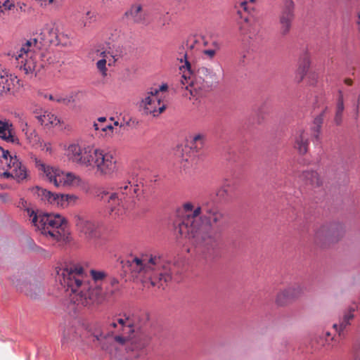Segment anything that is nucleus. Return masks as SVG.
Segmentation results:
<instances>
[{
    "mask_svg": "<svg viewBox=\"0 0 360 360\" xmlns=\"http://www.w3.org/2000/svg\"><path fill=\"white\" fill-rule=\"evenodd\" d=\"M202 212L204 219L212 229H219L226 223L224 212L214 203L205 202L201 207H195L192 202H186L177 211L181 218L176 230L181 237L191 240L198 254L205 259H211L215 255L217 240L207 228L200 223Z\"/></svg>",
    "mask_w": 360,
    "mask_h": 360,
    "instance_id": "obj_1",
    "label": "nucleus"
},
{
    "mask_svg": "<svg viewBox=\"0 0 360 360\" xmlns=\"http://www.w3.org/2000/svg\"><path fill=\"white\" fill-rule=\"evenodd\" d=\"M58 279L66 292H70V300L78 309L103 302L104 293L100 285L92 286L80 266L60 269Z\"/></svg>",
    "mask_w": 360,
    "mask_h": 360,
    "instance_id": "obj_2",
    "label": "nucleus"
},
{
    "mask_svg": "<svg viewBox=\"0 0 360 360\" xmlns=\"http://www.w3.org/2000/svg\"><path fill=\"white\" fill-rule=\"evenodd\" d=\"M66 155L75 164L96 169V173L100 176H110L117 170V158L114 154L94 145L71 143L66 149Z\"/></svg>",
    "mask_w": 360,
    "mask_h": 360,
    "instance_id": "obj_3",
    "label": "nucleus"
},
{
    "mask_svg": "<svg viewBox=\"0 0 360 360\" xmlns=\"http://www.w3.org/2000/svg\"><path fill=\"white\" fill-rule=\"evenodd\" d=\"M136 328L134 316L115 317L106 322L104 330L94 336L98 341L109 338L118 345H126L129 351L139 352L146 347L147 340L135 334Z\"/></svg>",
    "mask_w": 360,
    "mask_h": 360,
    "instance_id": "obj_4",
    "label": "nucleus"
},
{
    "mask_svg": "<svg viewBox=\"0 0 360 360\" xmlns=\"http://www.w3.org/2000/svg\"><path fill=\"white\" fill-rule=\"evenodd\" d=\"M25 211L36 231L53 241L63 243L69 240L68 222L63 217L36 212L28 207L25 208Z\"/></svg>",
    "mask_w": 360,
    "mask_h": 360,
    "instance_id": "obj_5",
    "label": "nucleus"
},
{
    "mask_svg": "<svg viewBox=\"0 0 360 360\" xmlns=\"http://www.w3.org/2000/svg\"><path fill=\"white\" fill-rule=\"evenodd\" d=\"M129 262L130 271L136 277L148 279L150 285L158 288L171 280V275L166 270H161L163 266L160 256L153 255H142L136 257Z\"/></svg>",
    "mask_w": 360,
    "mask_h": 360,
    "instance_id": "obj_6",
    "label": "nucleus"
},
{
    "mask_svg": "<svg viewBox=\"0 0 360 360\" xmlns=\"http://www.w3.org/2000/svg\"><path fill=\"white\" fill-rule=\"evenodd\" d=\"M141 192L138 184L125 181L120 184L115 192L102 191L98 196L106 203L110 215L117 218L125 214L129 205L134 202Z\"/></svg>",
    "mask_w": 360,
    "mask_h": 360,
    "instance_id": "obj_7",
    "label": "nucleus"
},
{
    "mask_svg": "<svg viewBox=\"0 0 360 360\" xmlns=\"http://www.w3.org/2000/svg\"><path fill=\"white\" fill-rule=\"evenodd\" d=\"M182 75L180 79V87L186 90L185 96H194L198 90L207 91L216 80V75L205 67L199 68L195 73L191 70V64L186 60L185 65L180 68Z\"/></svg>",
    "mask_w": 360,
    "mask_h": 360,
    "instance_id": "obj_8",
    "label": "nucleus"
},
{
    "mask_svg": "<svg viewBox=\"0 0 360 360\" xmlns=\"http://www.w3.org/2000/svg\"><path fill=\"white\" fill-rule=\"evenodd\" d=\"M0 169L4 172L0 174L4 178H13L18 182L22 181L28 176L26 167L22 165L16 156H11L8 150L0 149Z\"/></svg>",
    "mask_w": 360,
    "mask_h": 360,
    "instance_id": "obj_9",
    "label": "nucleus"
},
{
    "mask_svg": "<svg viewBox=\"0 0 360 360\" xmlns=\"http://www.w3.org/2000/svg\"><path fill=\"white\" fill-rule=\"evenodd\" d=\"M38 169L42 172L48 180L56 187H77L82 183L81 178L72 172H64L43 163L38 165Z\"/></svg>",
    "mask_w": 360,
    "mask_h": 360,
    "instance_id": "obj_10",
    "label": "nucleus"
},
{
    "mask_svg": "<svg viewBox=\"0 0 360 360\" xmlns=\"http://www.w3.org/2000/svg\"><path fill=\"white\" fill-rule=\"evenodd\" d=\"M344 235L343 226L338 223L321 224L314 230V241L316 244L326 247L339 241Z\"/></svg>",
    "mask_w": 360,
    "mask_h": 360,
    "instance_id": "obj_11",
    "label": "nucleus"
},
{
    "mask_svg": "<svg viewBox=\"0 0 360 360\" xmlns=\"http://www.w3.org/2000/svg\"><path fill=\"white\" fill-rule=\"evenodd\" d=\"M140 107L143 109V113L152 115L153 117L158 116L166 108L165 104L161 103L158 90H150L144 94L140 103Z\"/></svg>",
    "mask_w": 360,
    "mask_h": 360,
    "instance_id": "obj_12",
    "label": "nucleus"
},
{
    "mask_svg": "<svg viewBox=\"0 0 360 360\" xmlns=\"http://www.w3.org/2000/svg\"><path fill=\"white\" fill-rule=\"evenodd\" d=\"M73 221L77 231L85 238L90 240L96 238L99 235L98 223L89 217L82 214H76L74 215Z\"/></svg>",
    "mask_w": 360,
    "mask_h": 360,
    "instance_id": "obj_13",
    "label": "nucleus"
},
{
    "mask_svg": "<svg viewBox=\"0 0 360 360\" xmlns=\"http://www.w3.org/2000/svg\"><path fill=\"white\" fill-rule=\"evenodd\" d=\"M304 287L300 283H295L279 290L275 302L279 307H285L300 298L304 292Z\"/></svg>",
    "mask_w": 360,
    "mask_h": 360,
    "instance_id": "obj_14",
    "label": "nucleus"
},
{
    "mask_svg": "<svg viewBox=\"0 0 360 360\" xmlns=\"http://www.w3.org/2000/svg\"><path fill=\"white\" fill-rule=\"evenodd\" d=\"M31 45L32 42L27 41L15 54V58L20 65V69L23 70L27 75L32 73L37 66L36 62L33 58V52L30 49Z\"/></svg>",
    "mask_w": 360,
    "mask_h": 360,
    "instance_id": "obj_15",
    "label": "nucleus"
},
{
    "mask_svg": "<svg viewBox=\"0 0 360 360\" xmlns=\"http://www.w3.org/2000/svg\"><path fill=\"white\" fill-rule=\"evenodd\" d=\"M35 119L45 128L51 129L60 123V120L51 112L42 109L33 112Z\"/></svg>",
    "mask_w": 360,
    "mask_h": 360,
    "instance_id": "obj_16",
    "label": "nucleus"
},
{
    "mask_svg": "<svg viewBox=\"0 0 360 360\" xmlns=\"http://www.w3.org/2000/svg\"><path fill=\"white\" fill-rule=\"evenodd\" d=\"M19 82L18 77L7 71H0V96L11 92L16 84Z\"/></svg>",
    "mask_w": 360,
    "mask_h": 360,
    "instance_id": "obj_17",
    "label": "nucleus"
},
{
    "mask_svg": "<svg viewBox=\"0 0 360 360\" xmlns=\"http://www.w3.org/2000/svg\"><path fill=\"white\" fill-rule=\"evenodd\" d=\"M124 15L134 23L139 25L146 23L147 15L143 11V6L140 4H132L130 8L125 11Z\"/></svg>",
    "mask_w": 360,
    "mask_h": 360,
    "instance_id": "obj_18",
    "label": "nucleus"
},
{
    "mask_svg": "<svg viewBox=\"0 0 360 360\" xmlns=\"http://www.w3.org/2000/svg\"><path fill=\"white\" fill-rule=\"evenodd\" d=\"M103 55V58L99 60L96 63V68L101 72L103 77H105L107 75V68L106 64L108 63V65H112L115 63L121 56V51L116 50L114 51H104L102 53Z\"/></svg>",
    "mask_w": 360,
    "mask_h": 360,
    "instance_id": "obj_19",
    "label": "nucleus"
},
{
    "mask_svg": "<svg viewBox=\"0 0 360 360\" xmlns=\"http://www.w3.org/2000/svg\"><path fill=\"white\" fill-rule=\"evenodd\" d=\"M41 195L49 203L58 206H63L65 202L74 198L73 195L53 193L46 189L41 191Z\"/></svg>",
    "mask_w": 360,
    "mask_h": 360,
    "instance_id": "obj_20",
    "label": "nucleus"
},
{
    "mask_svg": "<svg viewBox=\"0 0 360 360\" xmlns=\"http://www.w3.org/2000/svg\"><path fill=\"white\" fill-rule=\"evenodd\" d=\"M20 128L27 143L32 146H37L39 142V136L36 130L28 124L27 120L24 118L20 119Z\"/></svg>",
    "mask_w": 360,
    "mask_h": 360,
    "instance_id": "obj_21",
    "label": "nucleus"
},
{
    "mask_svg": "<svg viewBox=\"0 0 360 360\" xmlns=\"http://www.w3.org/2000/svg\"><path fill=\"white\" fill-rule=\"evenodd\" d=\"M309 136L304 131L300 130L294 136V148L300 154H305L309 148Z\"/></svg>",
    "mask_w": 360,
    "mask_h": 360,
    "instance_id": "obj_22",
    "label": "nucleus"
},
{
    "mask_svg": "<svg viewBox=\"0 0 360 360\" xmlns=\"http://www.w3.org/2000/svg\"><path fill=\"white\" fill-rule=\"evenodd\" d=\"M18 289L25 292L31 298H35L41 292V285L39 283L34 282H22L20 284H15Z\"/></svg>",
    "mask_w": 360,
    "mask_h": 360,
    "instance_id": "obj_23",
    "label": "nucleus"
},
{
    "mask_svg": "<svg viewBox=\"0 0 360 360\" xmlns=\"http://www.w3.org/2000/svg\"><path fill=\"white\" fill-rule=\"evenodd\" d=\"M354 308H349L344 313L343 316L340 319L339 324H333V328L338 333L339 336H341L343 331L351 324V321L354 318Z\"/></svg>",
    "mask_w": 360,
    "mask_h": 360,
    "instance_id": "obj_24",
    "label": "nucleus"
},
{
    "mask_svg": "<svg viewBox=\"0 0 360 360\" xmlns=\"http://www.w3.org/2000/svg\"><path fill=\"white\" fill-rule=\"evenodd\" d=\"M300 177L306 185L311 186L312 188L319 187L322 184V179L320 176L313 170L304 171Z\"/></svg>",
    "mask_w": 360,
    "mask_h": 360,
    "instance_id": "obj_25",
    "label": "nucleus"
},
{
    "mask_svg": "<svg viewBox=\"0 0 360 360\" xmlns=\"http://www.w3.org/2000/svg\"><path fill=\"white\" fill-rule=\"evenodd\" d=\"M295 18V4L292 0H283L279 20L292 22Z\"/></svg>",
    "mask_w": 360,
    "mask_h": 360,
    "instance_id": "obj_26",
    "label": "nucleus"
},
{
    "mask_svg": "<svg viewBox=\"0 0 360 360\" xmlns=\"http://www.w3.org/2000/svg\"><path fill=\"white\" fill-rule=\"evenodd\" d=\"M12 124L9 121L4 120L0 122V138L7 142L15 143L18 141L12 133Z\"/></svg>",
    "mask_w": 360,
    "mask_h": 360,
    "instance_id": "obj_27",
    "label": "nucleus"
},
{
    "mask_svg": "<svg viewBox=\"0 0 360 360\" xmlns=\"http://www.w3.org/2000/svg\"><path fill=\"white\" fill-rule=\"evenodd\" d=\"M238 15L240 17V18L244 20V22H240L239 25L240 34L243 35H248L249 38H252L257 34V29L255 27H252V29L248 28V15H243L241 11H238Z\"/></svg>",
    "mask_w": 360,
    "mask_h": 360,
    "instance_id": "obj_28",
    "label": "nucleus"
},
{
    "mask_svg": "<svg viewBox=\"0 0 360 360\" xmlns=\"http://www.w3.org/2000/svg\"><path fill=\"white\" fill-rule=\"evenodd\" d=\"M310 64V58L307 54H304L300 58L297 69V72L300 75L299 82L302 81L304 78V76L307 74Z\"/></svg>",
    "mask_w": 360,
    "mask_h": 360,
    "instance_id": "obj_29",
    "label": "nucleus"
},
{
    "mask_svg": "<svg viewBox=\"0 0 360 360\" xmlns=\"http://www.w3.org/2000/svg\"><path fill=\"white\" fill-rule=\"evenodd\" d=\"M233 193V186L230 183L224 184L216 193V195L220 200H229Z\"/></svg>",
    "mask_w": 360,
    "mask_h": 360,
    "instance_id": "obj_30",
    "label": "nucleus"
},
{
    "mask_svg": "<svg viewBox=\"0 0 360 360\" xmlns=\"http://www.w3.org/2000/svg\"><path fill=\"white\" fill-rule=\"evenodd\" d=\"M344 100L343 93L341 90L338 91V98L336 106V112L335 116V122L337 124H340L342 122V115L344 111Z\"/></svg>",
    "mask_w": 360,
    "mask_h": 360,
    "instance_id": "obj_31",
    "label": "nucleus"
},
{
    "mask_svg": "<svg viewBox=\"0 0 360 360\" xmlns=\"http://www.w3.org/2000/svg\"><path fill=\"white\" fill-rule=\"evenodd\" d=\"M97 14L95 11H87L85 15L80 19L79 25L82 27H89L96 21Z\"/></svg>",
    "mask_w": 360,
    "mask_h": 360,
    "instance_id": "obj_32",
    "label": "nucleus"
},
{
    "mask_svg": "<svg viewBox=\"0 0 360 360\" xmlns=\"http://www.w3.org/2000/svg\"><path fill=\"white\" fill-rule=\"evenodd\" d=\"M111 285V288H106V290L103 292L104 293V297L103 301L112 295H114L119 290L118 288V281L116 278H112L110 283Z\"/></svg>",
    "mask_w": 360,
    "mask_h": 360,
    "instance_id": "obj_33",
    "label": "nucleus"
},
{
    "mask_svg": "<svg viewBox=\"0 0 360 360\" xmlns=\"http://www.w3.org/2000/svg\"><path fill=\"white\" fill-rule=\"evenodd\" d=\"M77 332L73 327L66 328L63 332V344L70 342L77 339Z\"/></svg>",
    "mask_w": 360,
    "mask_h": 360,
    "instance_id": "obj_34",
    "label": "nucleus"
},
{
    "mask_svg": "<svg viewBox=\"0 0 360 360\" xmlns=\"http://www.w3.org/2000/svg\"><path fill=\"white\" fill-rule=\"evenodd\" d=\"M90 275L96 283L103 281L107 276V274L105 271H97L94 269L90 270Z\"/></svg>",
    "mask_w": 360,
    "mask_h": 360,
    "instance_id": "obj_35",
    "label": "nucleus"
},
{
    "mask_svg": "<svg viewBox=\"0 0 360 360\" xmlns=\"http://www.w3.org/2000/svg\"><path fill=\"white\" fill-rule=\"evenodd\" d=\"M292 23L291 22L279 20L280 33L281 35L285 36L289 34L292 27Z\"/></svg>",
    "mask_w": 360,
    "mask_h": 360,
    "instance_id": "obj_36",
    "label": "nucleus"
},
{
    "mask_svg": "<svg viewBox=\"0 0 360 360\" xmlns=\"http://www.w3.org/2000/svg\"><path fill=\"white\" fill-rule=\"evenodd\" d=\"M352 360H360V342L354 344L352 349Z\"/></svg>",
    "mask_w": 360,
    "mask_h": 360,
    "instance_id": "obj_37",
    "label": "nucleus"
},
{
    "mask_svg": "<svg viewBox=\"0 0 360 360\" xmlns=\"http://www.w3.org/2000/svg\"><path fill=\"white\" fill-rule=\"evenodd\" d=\"M314 136L316 139H318L319 138V132H320V129H321V124H322V119L321 117H316L315 120H314Z\"/></svg>",
    "mask_w": 360,
    "mask_h": 360,
    "instance_id": "obj_38",
    "label": "nucleus"
},
{
    "mask_svg": "<svg viewBox=\"0 0 360 360\" xmlns=\"http://www.w3.org/2000/svg\"><path fill=\"white\" fill-rule=\"evenodd\" d=\"M54 101L59 103H63V104L68 105L71 102V99H70V98H68L67 96H63L62 95L56 94V95H54Z\"/></svg>",
    "mask_w": 360,
    "mask_h": 360,
    "instance_id": "obj_39",
    "label": "nucleus"
},
{
    "mask_svg": "<svg viewBox=\"0 0 360 360\" xmlns=\"http://www.w3.org/2000/svg\"><path fill=\"white\" fill-rule=\"evenodd\" d=\"M205 137V135L201 134H195L193 136V143L196 144L195 147H201L202 146Z\"/></svg>",
    "mask_w": 360,
    "mask_h": 360,
    "instance_id": "obj_40",
    "label": "nucleus"
},
{
    "mask_svg": "<svg viewBox=\"0 0 360 360\" xmlns=\"http://www.w3.org/2000/svg\"><path fill=\"white\" fill-rule=\"evenodd\" d=\"M120 30L118 29H115L112 32H110V36L109 37L112 41H115L120 37Z\"/></svg>",
    "mask_w": 360,
    "mask_h": 360,
    "instance_id": "obj_41",
    "label": "nucleus"
},
{
    "mask_svg": "<svg viewBox=\"0 0 360 360\" xmlns=\"http://www.w3.org/2000/svg\"><path fill=\"white\" fill-rule=\"evenodd\" d=\"M2 6L5 8L6 10H11L15 7V4L10 0H6Z\"/></svg>",
    "mask_w": 360,
    "mask_h": 360,
    "instance_id": "obj_42",
    "label": "nucleus"
},
{
    "mask_svg": "<svg viewBox=\"0 0 360 360\" xmlns=\"http://www.w3.org/2000/svg\"><path fill=\"white\" fill-rule=\"evenodd\" d=\"M308 77L311 79V81H309V84L313 85L316 82L318 75L316 72H309Z\"/></svg>",
    "mask_w": 360,
    "mask_h": 360,
    "instance_id": "obj_43",
    "label": "nucleus"
},
{
    "mask_svg": "<svg viewBox=\"0 0 360 360\" xmlns=\"http://www.w3.org/2000/svg\"><path fill=\"white\" fill-rule=\"evenodd\" d=\"M0 201L3 203H6L11 201V198L7 193H0Z\"/></svg>",
    "mask_w": 360,
    "mask_h": 360,
    "instance_id": "obj_44",
    "label": "nucleus"
},
{
    "mask_svg": "<svg viewBox=\"0 0 360 360\" xmlns=\"http://www.w3.org/2000/svg\"><path fill=\"white\" fill-rule=\"evenodd\" d=\"M248 2H250V3H255V0H244L243 1H241L240 3V7L245 11H248V6H247V4Z\"/></svg>",
    "mask_w": 360,
    "mask_h": 360,
    "instance_id": "obj_45",
    "label": "nucleus"
},
{
    "mask_svg": "<svg viewBox=\"0 0 360 360\" xmlns=\"http://www.w3.org/2000/svg\"><path fill=\"white\" fill-rule=\"evenodd\" d=\"M203 53H204L205 55L208 56L210 58H213V57H214V55H215V53H216V51H215L214 50H213V49H207V50H205V51H203Z\"/></svg>",
    "mask_w": 360,
    "mask_h": 360,
    "instance_id": "obj_46",
    "label": "nucleus"
},
{
    "mask_svg": "<svg viewBox=\"0 0 360 360\" xmlns=\"http://www.w3.org/2000/svg\"><path fill=\"white\" fill-rule=\"evenodd\" d=\"M41 6H46L53 2V0H35Z\"/></svg>",
    "mask_w": 360,
    "mask_h": 360,
    "instance_id": "obj_47",
    "label": "nucleus"
},
{
    "mask_svg": "<svg viewBox=\"0 0 360 360\" xmlns=\"http://www.w3.org/2000/svg\"><path fill=\"white\" fill-rule=\"evenodd\" d=\"M168 86L167 84H164L162 85H161L159 89H154L153 90H158V93L160 91H165L167 89Z\"/></svg>",
    "mask_w": 360,
    "mask_h": 360,
    "instance_id": "obj_48",
    "label": "nucleus"
},
{
    "mask_svg": "<svg viewBox=\"0 0 360 360\" xmlns=\"http://www.w3.org/2000/svg\"><path fill=\"white\" fill-rule=\"evenodd\" d=\"M169 23V19L166 15L162 16V25H165Z\"/></svg>",
    "mask_w": 360,
    "mask_h": 360,
    "instance_id": "obj_49",
    "label": "nucleus"
},
{
    "mask_svg": "<svg viewBox=\"0 0 360 360\" xmlns=\"http://www.w3.org/2000/svg\"><path fill=\"white\" fill-rule=\"evenodd\" d=\"M344 82L345 84L348 85V86H352V84H353V81L352 79L350 78H346L345 80H344Z\"/></svg>",
    "mask_w": 360,
    "mask_h": 360,
    "instance_id": "obj_50",
    "label": "nucleus"
},
{
    "mask_svg": "<svg viewBox=\"0 0 360 360\" xmlns=\"http://www.w3.org/2000/svg\"><path fill=\"white\" fill-rule=\"evenodd\" d=\"M113 129L112 125H107L101 128V130L103 131H106L108 129L112 131Z\"/></svg>",
    "mask_w": 360,
    "mask_h": 360,
    "instance_id": "obj_51",
    "label": "nucleus"
},
{
    "mask_svg": "<svg viewBox=\"0 0 360 360\" xmlns=\"http://www.w3.org/2000/svg\"><path fill=\"white\" fill-rule=\"evenodd\" d=\"M44 98H49L50 101H54V95L49 94V95H44Z\"/></svg>",
    "mask_w": 360,
    "mask_h": 360,
    "instance_id": "obj_52",
    "label": "nucleus"
},
{
    "mask_svg": "<svg viewBox=\"0 0 360 360\" xmlns=\"http://www.w3.org/2000/svg\"><path fill=\"white\" fill-rule=\"evenodd\" d=\"M330 333L328 331L324 333V337L326 338V340L328 341V338H330Z\"/></svg>",
    "mask_w": 360,
    "mask_h": 360,
    "instance_id": "obj_53",
    "label": "nucleus"
},
{
    "mask_svg": "<svg viewBox=\"0 0 360 360\" xmlns=\"http://www.w3.org/2000/svg\"><path fill=\"white\" fill-rule=\"evenodd\" d=\"M20 204L23 207H26V205H27V202H26V200H25L24 199H20Z\"/></svg>",
    "mask_w": 360,
    "mask_h": 360,
    "instance_id": "obj_54",
    "label": "nucleus"
},
{
    "mask_svg": "<svg viewBox=\"0 0 360 360\" xmlns=\"http://www.w3.org/2000/svg\"><path fill=\"white\" fill-rule=\"evenodd\" d=\"M98 121L99 122H104L106 121V118L105 117H100L98 118Z\"/></svg>",
    "mask_w": 360,
    "mask_h": 360,
    "instance_id": "obj_55",
    "label": "nucleus"
},
{
    "mask_svg": "<svg viewBox=\"0 0 360 360\" xmlns=\"http://www.w3.org/2000/svg\"><path fill=\"white\" fill-rule=\"evenodd\" d=\"M94 128L95 130H99L100 129H101V127H99L98 124L97 123H94Z\"/></svg>",
    "mask_w": 360,
    "mask_h": 360,
    "instance_id": "obj_56",
    "label": "nucleus"
},
{
    "mask_svg": "<svg viewBox=\"0 0 360 360\" xmlns=\"http://www.w3.org/2000/svg\"><path fill=\"white\" fill-rule=\"evenodd\" d=\"M114 125L115 126H118L119 125V122L117 121L115 122H114Z\"/></svg>",
    "mask_w": 360,
    "mask_h": 360,
    "instance_id": "obj_57",
    "label": "nucleus"
},
{
    "mask_svg": "<svg viewBox=\"0 0 360 360\" xmlns=\"http://www.w3.org/2000/svg\"><path fill=\"white\" fill-rule=\"evenodd\" d=\"M1 148H1V147H0V149H1Z\"/></svg>",
    "mask_w": 360,
    "mask_h": 360,
    "instance_id": "obj_58",
    "label": "nucleus"
}]
</instances>
